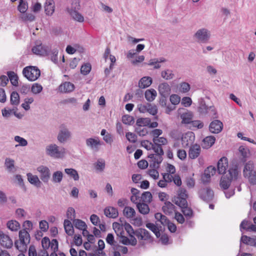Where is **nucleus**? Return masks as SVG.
Instances as JSON below:
<instances>
[{
    "instance_id": "f257e3e1",
    "label": "nucleus",
    "mask_w": 256,
    "mask_h": 256,
    "mask_svg": "<svg viewBox=\"0 0 256 256\" xmlns=\"http://www.w3.org/2000/svg\"><path fill=\"white\" fill-rule=\"evenodd\" d=\"M23 227L24 228L20 230V242L16 240L14 242L15 246L20 251L26 250L27 246L30 242V236L29 232L32 229V224L31 221L27 220L24 222Z\"/></svg>"
},
{
    "instance_id": "f03ea898",
    "label": "nucleus",
    "mask_w": 256,
    "mask_h": 256,
    "mask_svg": "<svg viewBox=\"0 0 256 256\" xmlns=\"http://www.w3.org/2000/svg\"><path fill=\"white\" fill-rule=\"evenodd\" d=\"M238 164H232L228 170V174L230 176H223L220 181V186L224 190H228L230 186L232 180H236L238 175Z\"/></svg>"
},
{
    "instance_id": "7ed1b4c3",
    "label": "nucleus",
    "mask_w": 256,
    "mask_h": 256,
    "mask_svg": "<svg viewBox=\"0 0 256 256\" xmlns=\"http://www.w3.org/2000/svg\"><path fill=\"white\" fill-rule=\"evenodd\" d=\"M198 103V111L201 114H207L211 118H218L217 111L214 106L207 104L204 98H200Z\"/></svg>"
},
{
    "instance_id": "20e7f679",
    "label": "nucleus",
    "mask_w": 256,
    "mask_h": 256,
    "mask_svg": "<svg viewBox=\"0 0 256 256\" xmlns=\"http://www.w3.org/2000/svg\"><path fill=\"white\" fill-rule=\"evenodd\" d=\"M22 74L28 80L33 82L40 76V71L37 66H28L23 69Z\"/></svg>"
},
{
    "instance_id": "39448f33",
    "label": "nucleus",
    "mask_w": 256,
    "mask_h": 256,
    "mask_svg": "<svg viewBox=\"0 0 256 256\" xmlns=\"http://www.w3.org/2000/svg\"><path fill=\"white\" fill-rule=\"evenodd\" d=\"M80 2L78 0H74L72 3L71 8H68L67 10L72 17L76 20L82 22L84 18L78 12L80 9Z\"/></svg>"
},
{
    "instance_id": "423d86ee",
    "label": "nucleus",
    "mask_w": 256,
    "mask_h": 256,
    "mask_svg": "<svg viewBox=\"0 0 256 256\" xmlns=\"http://www.w3.org/2000/svg\"><path fill=\"white\" fill-rule=\"evenodd\" d=\"M188 197L186 190L184 188H180L178 192V196H174L172 202L180 208H186L188 205L186 200Z\"/></svg>"
},
{
    "instance_id": "0eeeda50",
    "label": "nucleus",
    "mask_w": 256,
    "mask_h": 256,
    "mask_svg": "<svg viewBox=\"0 0 256 256\" xmlns=\"http://www.w3.org/2000/svg\"><path fill=\"white\" fill-rule=\"evenodd\" d=\"M194 37L196 40L201 43H207L210 38V32L205 28L199 29L194 34Z\"/></svg>"
},
{
    "instance_id": "6e6552de",
    "label": "nucleus",
    "mask_w": 256,
    "mask_h": 256,
    "mask_svg": "<svg viewBox=\"0 0 256 256\" xmlns=\"http://www.w3.org/2000/svg\"><path fill=\"white\" fill-rule=\"evenodd\" d=\"M198 194L199 197L206 202H210L214 196V192L210 188H200L198 192Z\"/></svg>"
},
{
    "instance_id": "1a4fd4ad",
    "label": "nucleus",
    "mask_w": 256,
    "mask_h": 256,
    "mask_svg": "<svg viewBox=\"0 0 256 256\" xmlns=\"http://www.w3.org/2000/svg\"><path fill=\"white\" fill-rule=\"evenodd\" d=\"M194 140V134L192 132H188L182 134L181 137L182 144L184 148L192 146Z\"/></svg>"
},
{
    "instance_id": "9d476101",
    "label": "nucleus",
    "mask_w": 256,
    "mask_h": 256,
    "mask_svg": "<svg viewBox=\"0 0 256 256\" xmlns=\"http://www.w3.org/2000/svg\"><path fill=\"white\" fill-rule=\"evenodd\" d=\"M64 152V148H61L60 150H58V146L56 144H51L46 148V153L50 156L55 158H60L62 153Z\"/></svg>"
},
{
    "instance_id": "9b49d317",
    "label": "nucleus",
    "mask_w": 256,
    "mask_h": 256,
    "mask_svg": "<svg viewBox=\"0 0 256 256\" xmlns=\"http://www.w3.org/2000/svg\"><path fill=\"white\" fill-rule=\"evenodd\" d=\"M70 137V132L66 126H62L57 136L58 141L60 143L64 144Z\"/></svg>"
},
{
    "instance_id": "f8f14e48",
    "label": "nucleus",
    "mask_w": 256,
    "mask_h": 256,
    "mask_svg": "<svg viewBox=\"0 0 256 256\" xmlns=\"http://www.w3.org/2000/svg\"><path fill=\"white\" fill-rule=\"evenodd\" d=\"M37 170L40 174V178L44 182H48L50 178V170L45 166H41L38 168Z\"/></svg>"
},
{
    "instance_id": "ddd939ff",
    "label": "nucleus",
    "mask_w": 256,
    "mask_h": 256,
    "mask_svg": "<svg viewBox=\"0 0 256 256\" xmlns=\"http://www.w3.org/2000/svg\"><path fill=\"white\" fill-rule=\"evenodd\" d=\"M0 244L4 248H10L12 246V241L10 237L2 232H0Z\"/></svg>"
},
{
    "instance_id": "4468645a",
    "label": "nucleus",
    "mask_w": 256,
    "mask_h": 256,
    "mask_svg": "<svg viewBox=\"0 0 256 256\" xmlns=\"http://www.w3.org/2000/svg\"><path fill=\"white\" fill-rule=\"evenodd\" d=\"M32 50L34 54L40 56L48 55L50 52L49 48L42 46V44L34 46Z\"/></svg>"
},
{
    "instance_id": "2eb2a0df",
    "label": "nucleus",
    "mask_w": 256,
    "mask_h": 256,
    "mask_svg": "<svg viewBox=\"0 0 256 256\" xmlns=\"http://www.w3.org/2000/svg\"><path fill=\"white\" fill-rule=\"evenodd\" d=\"M223 128L222 123L219 120H214L212 122L209 126L210 132L214 134L220 132Z\"/></svg>"
},
{
    "instance_id": "dca6fc26",
    "label": "nucleus",
    "mask_w": 256,
    "mask_h": 256,
    "mask_svg": "<svg viewBox=\"0 0 256 256\" xmlns=\"http://www.w3.org/2000/svg\"><path fill=\"white\" fill-rule=\"evenodd\" d=\"M228 166V158L225 156L222 157L218 162L217 171L220 174H224L225 173Z\"/></svg>"
},
{
    "instance_id": "f3484780",
    "label": "nucleus",
    "mask_w": 256,
    "mask_h": 256,
    "mask_svg": "<svg viewBox=\"0 0 256 256\" xmlns=\"http://www.w3.org/2000/svg\"><path fill=\"white\" fill-rule=\"evenodd\" d=\"M201 148L198 144H195L190 146L188 151V156L191 159L197 158L200 154Z\"/></svg>"
},
{
    "instance_id": "a211bd4d",
    "label": "nucleus",
    "mask_w": 256,
    "mask_h": 256,
    "mask_svg": "<svg viewBox=\"0 0 256 256\" xmlns=\"http://www.w3.org/2000/svg\"><path fill=\"white\" fill-rule=\"evenodd\" d=\"M158 90L160 96H169L171 92V88L166 82H163L158 86Z\"/></svg>"
},
{
    "instance_id": "6ab92c4d",
    "label": "nucleus",
    "mask_w": 256,
    "mask_h": 256,
    "mask_svg": "<svg viewBox=\"0 0 256 256\" xmlns=\"http://www.w3.org/2000/svg\"><path fill=\"white\" fill-rule=\"evenodd\" d=\"M104 214L109 218H116L118 216V210L112 206L106 207L104 210Z\"/></svg>"
},
{
    "instance_id": "aec40b11",
    "label": "nucleus",
    "mask_w": 256,
    "mask_h": 256,
    "mask_svg": "<svg viewBox=\"0 0 256 256\" xmlns=\"http://www.w3.org/2000/svg\"><path fill=\"white\" fill-rule=\"evenodd\" d=\"M86 144L91 149L96 151L98 150V146L101 145L98 138H89L86 140Z\"/></svg>"
},
{
    "instance_id": "412c9836",
    "label": "nucleus",
    "mask_w": 256,
    "mask_h": 256,
    "mask_svg": "<svg viewBox=\"0 0 256 256\" xmlns=\"http://www.w3.org/2000/svg\"><path fill=\"white\" fill-rule=\"evenodd\" d=\"M152 78L150 76H144L138 82V86L140 88H146L150 86L152 84Z\"/></svg>"
},
{
    "instance_id": "4be33fe9",
    "label": "nucleus",
    "mask_w": 256,
    "mask_h": 256,
    "mask_svg": "<svg viewBox=\"0 0 256 256\" xmlns=\"http://www.w3.org/2000/svg\"><path fill=\"white\" fill-rule=\"evenodd\" d=\"M175 206L170 202L166 201L162 207V210L166 214L170 215L174 211Z\"/></svg>"
},
{
    "instance_id": "5701e85b",
    "label": "nucleus",
    "mask_w": 256,
    "mask_h": 256,
    "mask_svg": "<svg viewBox=\"0 0 256 256\" xmlns=\"http://www.w3.org/2000/svg\"><path fill=\"white\" fill-rule=\"evenodd\" d=\"M216 138L214 136H206L202 140V147L204 148H208L215 142Z\"/></svg>"
},
{
    "instance_id": "b1692460",
    "label": "nucleus",
    "mask_w": 256,
    "mask_h": 256,
    "mask_svg": "<svg viewBox=\"0 0 256 256\" xmlns=\"http://www.w3.org/2000/svg\"><path fill=\"white\" fill-rule=\"evenodd\" d=\"M54 2L53 0H46L44 4V10L47 15H52L54 12Z\"/></svg>"
},
{
    "instance_id": "393cba45",
    "label": "nucleus",
    "mask_w": 256,
    "mask_h": 256,
    "mask_svg": "<svg viewBox=\"0 0 256 256\" xmlns=\"http://www.w3.org/2000/svg\"><path fill=\"white\" fill-rule=\"evenodd\" d=\"M27 176L28 180L31 184H34L37 188L41 186L42 182L40 180L38 176L32 175L31 173H28Z\"/></svg>"
},
{
    "instance_id": "a878e982",
    "label": "nucleus",
    "mask_w": 256,
    "mask_h": 256,
    "mask_svg": "<svg viewBox=\"0 0 256 256\" xmlns=\"http://www.w3.org/2000/svg\"><path fill=\"white\" fill-rule=\"evenodd\" d=\"M238 152L240 153V156H242L241 162L244 163L246 161V158L250 154L249 149L244 146H241L238 148Z\"/></svg>"
},
{
    "instance_id": "bb28decb",
    "label": "nucleus",
    "mask_w": 256,
    "mask_h": 256,
    "mask_svg": "<svg viewBox=\"0 0 256 256\" xmlns=\"http://www.w3.org/2000/svg\"><path fill=\"white\" fill-rule=\"evenodd\" d=\"M136 208L138 212L144 215L148 214L150 210L148 204L144 202L137 203Z\"/></svg>"
},
{
    "instance_id": "cd10ccee",
    "label": "nucleus",
    "mask_w": 256,
    "mask_h": 256,
    "mask_svg": "<svg viewBox=\"0 0 256 256\" xmlns=\"http://www.w3.org/2000/svg\"><path fill=\"white\" fill-rule=\"evenodd\" d=\"M74 89V86L70 82H66L60 85V90L61 92H70L73 91Z\"/></svg>"
},
{
    "instance_id": "c85d7f7f",
    "label": "nucleus",
    "mask_w": 256,
    "mask_h": 256,
    "mask_svg": "<svg viewBox=\"0 0 256 256\" xmlns=\"http://www.w3.org/2000/svg\"><path fill=\"white\" fill-rule=\"evenodd\" d=\"M64 228L68 236H72L74 234L73 226L68 220H65L64 222Z\"/></svg>"
},
{
    "instance_id": "c756f323",
    "label": "nucleus",
    "mask_w": 256,
    "mask_h": 256,
    "mask_svg": "<svg viewBox=\"0 0 256 256\" xmlns=\"http://www.w3.org/2000/svg\"><path fill=\"white\" fill-rule=\"evenodd\" d=\"M144 95L146 100L149 102H152L156 98L157 93L155 90L151 88L146 90Z\"/></svg>"
},
{
    "instance_id": "7c9ffc66",
    "label": "nucleus",
    "mask_w": 256,
    "mask_h": 256,
    "mask_svg": "<svg viewBox=\"0 0 256 256\" xmlns=\"http://www.w3.org/2000/svg\"><path fill=\"white\" fill-rule=\"evenodd\" d=\"M150 144L152 146V150H154L156 154L164 155V152L161 144L155 142H150Z\"/></svg>"
},
{
    "instance_id": "2f4dec72",
    "label": "nucleus",
    "mask_w": 256,
    "mask_h": 256,
    "mask_svg": "<svg viewBox=\"0 0 256 256\" xmlns=\"http://www.w3.org/2000/svg\"><path fill=\"white\" fill-rule=\"evenodd\" d=\"M6 226L12 231H17L20 228V223L16 220H10L7 222Z\"/></svg>"
},
{
    "instance_id": "473e14b6",
    "label": "nucleus",
    "mask_w": 256,
    "mask_h": 256,
    "mask_svg": "<svg viewBox=\"0 0 256 256\" xmlns=\"http://www.w3.org/2000/svg\"><path fill=\"white\" fill-rule=\"evenodd\" d=\"M152 200V196L150 192H144L140 197V200L142 202L146 204H150Z\"/></svg>"
},
{
    "instance_id": "72a5a7b5",
    "label": "nucleus",
    "mask_w": 256,
    "mask_h": 256,
    "mask_svg": "<svg viewBox=\"0 0 256 256\" xmlns=\"http://www.w3.org/2000/svg\"><path fill=\"white\" fill-rule=\"evenodd\" d=\"M7 74L12 84L14 86H18V78L17 74L14 72L12 71L8 72Z\"/></svg>"
},
{
    "instance_id": "f704fd0d",
    "label": "nucleus",
    "mask_w": 256,
    "mask_h": 256,
    "mask_svg": "<svg viewBox=\"0 0 256 256\" xmlns=\"http://www.w3.org/2000/svg\"><path fill=\"white\" fill-rule=\"evenodd\" d=\"M254 166L253 164L250 163V162L246 163L243 170L244 176L245 178H248L249 175L254 170Z\"/></svg>"
},
{
    "instance_id": "c9c22d12",
    "label": "nucleus",
    "mask_w": 256,
    "mask_h": 256,
    "mask_svg": "<svg viewBox=\"0 0 256 256\" xmlns=\"http://www.w3.org/2000/svg\"><path fill=\"white\" fill-rule=\"evenodd\" d=\"M123 214L128 218H132L136 215V212L132 208L126 206L124 209Z\"/></svg>"
},
{
    "instance_id": "e433bc0d",
    "label": "nucleus",
    "mask_w": 256,
    "mask_h": 256,
    "mask_svg": "<svg viewBox=\"0 0 256 256\" xmlns=\"http://www.w3.org/2000/svg\"><path fill=\"white\" fill-rule=\"evenodd\" d=\"M5 166L9 172H14V160L10 158H6L4 162Z\"/></svg>"
},
{
    "instance_id": "4c0bfd02",
    "label": "nucleus",
    "mask_w": 256,
    "mask_h": 256,
    "mask_svg": "<svg viewBox=\"0 0 256 256\" xmlns=\"http://www.w3.org/2000/svg\"><path fill=\"white\" fill-rule=\"evenodd\" d=\"M64 172L66 174L72 178L74 180H79L78 174L76 170L74 168H66Z\"/></svg>"
},
{
    "instance_id": "58836bf2",
    "label": "nucleus",
    "mask_w": 256,
    "mask_h": 256,
    "mask_svg": "<svg viewBox=\"0 0 256 256\" xmlns=\"http://www.w3.org/2000/svg\"><path fill=\"white\" fill-rule=\"evenodd\" d=\"M28 9V2L24 0H19V4L18 6V10L22 14L25 13Z\"/></svg>"
},
{
    "instance_id": "ea45409f",
    "label": "nucleus",
    "mask_w": 256,
    "mask_h": 256,
    "mask_svg": "<svg viewBox=\"0 0 256 256\" xmlns=\"http://www.w3.org/2000/svg\"><path fill=\"white\" fill-rule=\"evenodd\" d=\"M63 174L61 171L54 172L52 176V181L55 183H60L62 180Z\"/></svg>"
},
{
    "instance_id": "a19ab883",
    "label": "nucleus",
    "mask_w": 256,
    "mask_h": 256,
    "mask_svg": "<svg viewBox=\"0 0 256 256\" xmlns=\"http://www.w3.org/2000/svg\"><path fill=\"white\" fill-rule=\"evenodd\" d=\"M10 104L12 105H18L20 103V96L16 92H13L10 95Z\"/></svg>"
},
{
    "instance_id": "79ce46f5",
    "label": "nucleus",
    "mask_w": 256,
    "mask_h": 256,
    "mask_svg": "<svg viewBox=\"0 0 256 256\" xmlns=\"http://www.w3.org/2000/svg\"><path fill=\"white\" fill-rule=\"evenodd\" d=\"M122 122L126 124L132 125L134 122V119L132 116L125 114L122 117Z\"/></svg>"
},
{
    "instance_id": "37998d69",
    "label": "nucleus",
    "mask_w": 256,
    "mask_h": 256,
    "mask_svg": "<svg viewBox=\"0 0 256 256\" xmlns=\"http://www.w3.org/2000/svg\"><path fill=\"white\" fill-rule=\"evenodd\" d=\"M92 70V66L90 63H86L82 64L80 68V72L83 75L88 74Z\"/></svg>"
},
{
    "instance_id": "c03bdc74",
    "label": "nucleus",
    "mask_w": 256,
    "mask_h": 256,
    "mask_svg": "<svg viewBox=\"0 0 256 256\" xmlns=\"http://www.w3.org/2000/svg\"><path fill=\"white\" fill-rule=\"evenodd\" d=\"M73 222L75 228L80 230L87 227L85 222L79 219H74Z\"/></svg>"
},
{
    "instance_id": "a18cd8bd",
    "label": "nucleus",
    "mask_w": 256,
    "mask_h": 256,
    "mask_svg": "<svg viewBox=\"0 0 256 256\" xmlns=\"http://www.w3.org/2000/svg\"><path fill=\"white\" fill-rule=\"evenodd\" d=\"M20 18L24 22H32L34 20L36 17L33 14L31 13H26V12L22 14Z\"/></svg>"
},
{
    "instance_id": "49530a36",
    "label": "nucleus",
    "mask_w": 256,
    "mask_h": 256,
    "mask_svg": "<svg viewBox=\"0 0 256 256\" xmlns=\"http://www.w3.org/2000/svg\"><path fill=\"white\" fill-rule=\"evenodd\" d=\"M162 77L166 80H169L172 79L174 76V74L172 72V71L170 70H166L162 71L161 73Z\"/></svg>"
},
{
    "instance_id": "de8ad7c7",
    "label": "nucleus",
    "mask_w": 256,
    "mask_h": 256,
    "mask_svg": "<svg viewBox=\"0 0 256 256\" xmlns=\"http://www.w3.org/2000/svg\"><path fill=\"white\" fill-rule=\"evenodd\" d=\"M148 106L147 112L152 116H156L158 112L157 106L155 104L150 103H148Z\"/></svg>"
},
{
    "instance_id": "09e8293b",
    "label": "nucleus",
    "mask_w": 256,
    "mask_h": 256,
    "mask_svg": "<svg viewBox=\"0 0 256 256\" xmlns=\"http://www.w3.org/2000/svg\"><path fill=\"white\" fill-rule=\"evenodd\" d=\"M150 118H138L136 120V124L138 126H148L150 124Z\"/></svg>"
},
{
    "instance_id": "8fccbe9b",
    "label": "nucleus",
    "mask_w": 256,
    "mask_h": 256,
    "mask_svg": "<svg viewBox=\"0 0 256 256\" xmlns=\"http://www.w3.org/2000/svg\"><path fill=\"white\" fill-rule=\"evenodd\" d=\"M182 210V211L184 214L188 218H191L192 217L194 213L192 209L188 206V205L186 206V208H180Z\"/></svg>"
},
{
    "instance_id": "3c124183",
    "label": "nucleus",
    "mask_w": 256,
    "mask_h": 256,
    "mask_svg": "<svg viewBox=\"0 0 256 256\" xmlns=\"http://www.w3.org/2000/svg\"><path fill=\"white\" fill-rule=\"evenodd\" d=\"M14 140L19 143V144H16V146H24L28 145L27 140L23 138H22L18 136H14Z\"/></svg>"
},
{
    "instance_id": "603ef678",
    "label": "nucleus",
    "mask_w": 256,
    "mask_h": 256,
    "mask_svg": "<svg viewBox=\"0 0 256 256\" xmlns=\"http://www.w3.org/2000/svg\"><path fill=\"white\" fill-rule=\"evenodd\" d=\"M170 136L175 140H179L182 136V133L178 130H172L170 133Z\"/></svg>"
},
{
    "instance_id": "864d4df0",
    "label": "nucleus",
    "mask_w": 256,
    "mask_h": 256,
    "mask_svg": "<svg viewBox=\"0 0 256 256\" xmlns=\"http://www.w3.org/2000/svg\"><path fill=\"white\" fill-rule=\"evenodd\" d=\"M42 90V86L38 83H35L32 84L31 88V91L34 94H38L40 93Z\"/></svg>"
},
{
    "instance_id": "5fc2aeb1",
    "label": "nucleus",
    "mask_w": 256,
    "mask_h": 256,
    "mask_svg": "<svg viewBox=\"0 0 256 256\" xmlns=\"http://www.w3.org/2000/svg\"><path fill=\"white\" fill-rule=\"evenodd\" d=\"M42 246L44 250H46L50 246V238L47 237H44L42 240Z\"/></svg>"
},
{
    "instance_id": "6e6d98bb",
    "label": "nucleus",
    "mask_w": 256,
    "mask_h": 256,
    "mask_svg": "<svg viewBox=\"0 0 256 256\" xmlns=\"http://www.w3.org/2000/svg\"><path fill=\"white\" fill-rule=\"evenodd\" d=\"M126 139L130 142L135 143L137 140V136L134 133L128 132L126 134Z\"/></svg>"
},
{
    "instance_id": "4d7b16f0",
    "label": "nucleus",
    "mask_w": 256,
    "mask_h": 256,
    "mask_svg": "<svg viewBox=\"0 0 256 256\" xmlns=\"http://www.w3.org/2000/svg\"><path fill=\"white\" fill-rule=\"evenodd\" d=\"M66 216L70 220H74L76 217L74 209L72 207L68 208L66 212Z\"/></svg>"
},
{
    "instance_id": "13d9d810",
    "label": "nucleus",
    "mask_w": 256,
    "mask_h": 256,
    "mask_svg": "<svg viewBox=\"0 0 256 256\" xmlns=\"http://www.w3.org/2000/svg\"><path fill=\"white\" fill-rule=\"evenodd\" d=\"M51 250H52V252L56 253L58 250V242L57 240L53 239L50 241V246Z\"/></svg>"
},
{
    "instance_id": "bf43d9fd",
    "label": "nucleus",
    "mask_w": 256,
    "mask_h": 256,
    "mask_svg": "<svg viewBox=\"0 0 256 256\" xmlns=\"http://www.w3.org/2000/svg\"><path fill=\"white\" fill-rule=\"evenodd\" d=\"M162 133V131L160 129H154L152 130L151 132V134L154 136L153 138V142H157V138H158V136L161 135Z\"/></svg>"
},
{
    "instance_id": "052dcab7",
    "label": "nucleus",
    "mask_w": 256,
    "mask_h": 256,
    "mask_svg": "<svg viewBox=\"0 0 256 256\" xmlns=\"http://www.w3.org/2000/svg\"><path fill=\"white\" fill-rule=\"evenodd\" d=\"M142 232L144 240L152 242L153 241V238L151 236L150 232L144 228H142Z\"/></svg>"
},
{
    "instance_id": "680f3d73",
    "label": "nucleus",
    "mask_w": 256,
    "mask_h": 256,
    "mask_svg": "<svg viewBox=\"0 0 256 256\" xmlns=\"http://www.w3.org/2000/svg\"><path fill=\"white\" fill-rule=\"evenodd\" d=\"M248 178L251 184H256V169L249 175Z\"/></svg>"
},
{
    "instance_id": "e2e57ef3",
    "label": "nucleus",
    "mask_w": 256,
    "mask_h": 256,
    "mask_svg": "<svg viewBox=\"0 0 256 256\" xmlns=\"http://www.w3.org/2000/svg\"><path fill=\"white\" fill-rule=\"evenodd\" d=\"M211 176H212V175H211V174L208 172H206V169L204 170V174L202 177V180L203 183L207 184L209 182Z\"/></svg>"
},
{
    "instance_id": "0e129e2a",
    "label": "nucleus",
    "mask_w": 256,
    "mask_h": 256,
    "mask_svg": "<svg viewBox=\"0 0 256 256\" xmlns=\"http://www.w3.org/2000/svg\"><path fill=\"white\" fill-rule=\"evenodd\" d=\"M170 101L174 105H176L179 104L180 102V97L177 94H172L170 96Z\"/></svg>"
},
{
    "instance_id": "69168bd1",
    "label": "nucleus",
    "mask_w": 256,
    "mask_h": 256,
    "mask_svg": "<svg viewBox=\"0 0 256 256\" xmlns=\"http://www.w3.org/2000/svg\"><path fill=\"white\" fill-rule=\"evenodd\" d=\"M182 122L186 124H190L192 122V117L190 114H184L182 116Z\"/></svg>"
},
{
    "instance_id": "338daca9",
    "label": "nucleus",
    "mask_w": 256,
    "mask_h": 256,
    "mask_svg": "<svg viewBox=\"0 0 256 256\" xmlns=\"http://www.w3.org/2000/svg\"><path fill=\"white\" fill-rule=\"evenodd\" d=\"M190 85L186 82H183L180 84V90L182 92H186L190 90Z\"/></svg>"
},
{
    "instance_id": "774afa93",
    "label": "nucleus",
    "mask_w": 256,
    "mask_h": 256,
    "mask_svg": "<svg viewBox=\"0 0 256 256\" xmlns=\"http://www.w3.org/2000/svg\"><path fill=\"white\" fill-rule=\"evenodd\" d=\"M58 50L57 49L54 48L52 50L51 60L55 64H57L58 62Z\"/></svg>"
}]
</instances>
